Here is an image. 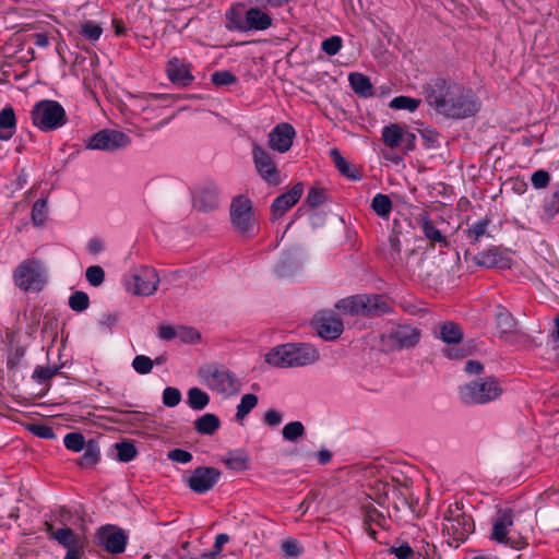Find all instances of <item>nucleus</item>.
Returning <instances> with one entry per match:
<instances>
[{
    "label": "nucleus",
    "mask_w": 559,
    "mask_h": 559,
    "mask_svg": "<svg viewBox=\"0 0 559 559\" xmlns=\"http://www.w3.org/2000/svg\"><path fill=\"white\" fill-rule=\"evenodd\" d=\"M426 102L438 114L452 119L472 117L480 107L471 88L443 79H437L427 85Z\"/></svg>",
    "instance_id": "f257e3e1"
},
{
    "label": "nucleus",
    "mask_w": 559,
    "mask_h": 559,
    "mask_svg": "<svg viewBox=\"0 0 559 559\" xmlns=\"http://www.w3.org/2000/svg\"><path fill=\"white\" fill-rule=\"evenodd\" d=\"M338 310L350 316L380 317L392 311L389 298L378 294H361L341 299Z\"/></svg>",
    "instance_id": "f03ea898"
},
{
    "label": "nucleus",
    "mask_w": 559,
    "mask_h": 559,
    "mask_svg": "<svg viewBox=\"0 0 559 559\" xmlns=\"http://www.w3.org/2000/svg\"><path fill=\"white\" fill-rule=\"evenodd\" d=\"M198 377L202 384L223 396H233L239 393L241 382L237 376L218 364H206L199 368Z\"/></svg>",
    "instance_id": "7ed1b4c3"
},
{
    "label": "nucleus",
    "mask_w": 559,
    "mask_h": 559,
    "mask_svg": "<svg viewBox=\"0 0 559 559\" xmlns=\"http://www.w3.org/2000/svg\"><path fill=\"white\" fill-rule=\"evenodd\" d=\"M503 393L499 381L493 377L473 380L459 390L460 399L467 405L487 404L498 400Z\"/></svg>",
    "instance_id": "20e7f679"
},
{
    "label": "nucleus",
    "mask_w": 559,
    "mask_h": 559,
    "mask_svg": "<svg viewBox=\"0 0 559 559\" xmlns=\"http://www.w3.org/2000/svg\"><path fill=\"white\" fill-rule=\"evenodd\" d=\"M14 285L23 292H40L47 283L44 262L36 258L23 260L13 270Z\"/></svg>",
    "instance_id": "39448f33"
},
{
    "label": "nucleus",
    "mask_w": 559,
    "mask_h": 559,
    "mask_svg": "<svg viewBox=\"0 0 559 559\" xmlns=\"http://www.w3.org/2000/svg\"><path fill=\"white\" fill-rule=\"evenodd\" d=\"M31 119L39 130L48 132L67 123L64 108L56 100L43 99L34 105L31 110Z\"/></svg>",
    "instance_id": "423d86ee"
},
{
    "label": "nucleus",
    "mask_w": 559,
    "mask_h": 559,
    "mask_svg": "<svg viewBox=\"0 0 559 559\" xmlns=\"http://www.w3.org/2000/svg\"><path fill=\"white\" fill-rule=\"evenodd\" d=\"M443 519V531L457 542L465 540L474 531L472 518L463 511V506L459 502L449 506Z\"/></svg>",
    "instance_id": "0eeeda50"
},
{
    "label": "nucleus",
    "mask_w": 559,
    "mask_h": 559,
    "mask_svg": "<svg viewBox=\"0 0 559 559\" xmlns=\"http://www.w3.org/2000/svg\"><path fill=\"white\" fill-rule=\"evenodd\" d=\"M230 221L234 229L246 237L253 235L255 229V218L252 211L251 201L243 197H236L230 204Z\"/></svg>",
    "instance_id": "6e6552de"
},
{
    "label": "nucleus",
    "mask_w": 559,
    "mask_h": 559,
    "mask_svg": "<svg viewBox=\"0 0 559 559\" xmlns=\"http://www.w3.org/2000/svg\"><path fill=\"white\" fill-rule=\"evenodd\" d=\"M514 513L511 509L499 510L492 523L491 539L514 549H524L528 543L525 537H509V527L513 525Z\"/></svg>",
    "instance_id": "1a4fd4ad"
},
{
    "label": "nucleus",
    "mask_w": 559,
    "mask_h": 559,
    "mask_svg": "<svg viewBox=\"0 0 559 559\" xmlns=\"http://www.w3.org/2000/svg\"><path fill=\"white\" fill-rule=\"evenodd\" d=\"M159 276L155 269L141 266L135 269L126 281L127 290L136 296H151L158 287Z\"/></svg>",
    "instance_id": "9d476101"
},
{
    "label": "nucleus",
    "mask_w": 559,
    "mask_h": 559,
    "mask_svg": "<svg viewBox=\"0 0 559 559\" xmlns=\"http://www.w3.org/2000/svg\"><path fill=\"white\" fill-rule=\"evenodd\" d=\"M252 158L254 167L263 180L273 186L281 183L278 169L272 155L265 148L254 143L252 147Z\"/></svg>",
    "instance_id": "9b49d317"
},
{
    "label": "nucleus",
    "mask_w": 559,
    "mask_h": 559,
    "mask_svg": "<svg viewBox=\"0 0 559 559\" xmlns=\"http://www.w3.org/2000/svg\"><path fill=\"white\" fill-rule=\"evenodd\" d=\"M130 143L129 136L117 130H100L93 135L87 144L88 148L102 151H115Z\"/></svg>",
    "instance_id": "f8f14e48"
},
{
    "label": "nucleus",
    "mask_w": 559,
    "mask_h": 559,
    "mask_svg": "<svg viewBox=\"0 0 559 559\" xmlns=\"http://www.w3.org/2000/svg\"><path fill=\"white\" fill-rule=\"evenodd\" d=\"M221 477V472L215 467H197L187 479L189 488L197 493L210 491Z\"/></svg>",
    "instance_id": "ddd939ff"
},
{
    "label": "nucleus",
    "mask_w": 559,
    "mask_h": 559,
    "mask_svg": "<svg viewBox=\"0 0 559 559\" xmlns=\"http://www.w3.org/2000/svg\"><path fill=\"white\" fill-rule=\"evenodd\" d=\"M295 136L296 132L292 124L287 122L278 123L269 133V145L278 153H286L290 150Z\"/></svg>",
    "instance_id": "4468645a"
},
{
    "label": "nucleus",
    "mask_w": 559,
    "mask_h": 559,
    "mask_svg": "<svg viewBox=\"0 0 559 559\" xmlns=\"http://www.w3.org/2000/svg\"><path fill=\"white\" fill-rule=\"evenodd\" d=\"M318 334L326 340H336L343 332L344 325L340 318L332 313H322L314 320Z\"/></svg>",
    "instance_id": "2eb2a0df"
},
{
    "label": "nucleus",
    "mask_w": 559,
    "mask_h": 559,
    "mask_svg": "<svg viewBox=\"0 0 559 559\" xmlns=\"http://www.w3.org/2000/svg\"><path fill=\"white\" fill-rule=\"evenodd\" d=\"M287 349L290 350L289 367H301L316 362L320 355L317 348L310 344L288 343Z\"/></svg>",
    "instance_id": "dca6fc26"
},
{
    "label": "nucleus",
    "mask_w": 559,
    "mask_h": 559,
    "mask_svg": "<svg viewBox=\"0 0 559 559\" xmlns=\"http://www.w3.org/2000/svg\"><path fill=\"white\" fill-rule=\"evenodd\" d=\"M302 185L296 183L289 191L277 197L271 206L273 218L283 216L286 213V211H288L299 201V199L302 195Z\"/></svg>",
    "instance_id": "f3484780"
},
{
    "label": "nucleus",
    "mask_w": 559,
    "mask_h": 559,
    "mask_svg": "<svg viewBox=\"0 0 559 559\" xmlns=\"http://www.w3.org/2000/svg\"><path fill=\"white\" fill-rule=\"evenodd\" d=\"M100 539L108 552L117 555L124 551L128 537L121 528L104 527Z\"/></svg>",
    "instance_id": "a211bd4d"
},
{
    "label": "nucleus",
    "mask_w": 559,
    "mask_h": 559,
    "mask_svg": "<svg viewBox=\"0 0 559 559\" xmlns=\"http://www.w3.org/2000/svg\"><path fill=\"white\" fill-rule=\"evenodd\" d=\"M193 205L197 210L209 212L218 206V191L214 185H206L199 188L193 198Z\"/></svg>",
    "instance_id": "6ab92c4d"
},
{
    "label": "nucleus",
    "mask_w": 559,
    "mask_h": 559,
    "mask_svg": "<svg viewBox=\"0 0 559 559\" xmlns=\"http://www.w3.org/2000/svg\"><path fill=\"white\" fill-rule=\"evenodd\" d=\"M419 331L411 325H399L389 334L390 340H392L399 348L415 346L419 341Z\"/></svg>",
    "instance_id": "aec40b11"
},
{
    "label": "nucleus",
    "mask_w": 559,
    "mask_h": 559,
    "mask_svg": "<svg viewBox=\"0 0 559 559\" xmlns=\"http://www.w3.org/2000/svg\"><path fill=\"white\" fill-rule=\"evenodd\" d=\"M51 539L57 540L61 546L68 550L79 549L86 546V538L82 535L76 534L72 528H59L52 532Z\"/></svg>",
    "instance_id": "412c9836"
},
{
    "label": "nucleus",
    "mask_w": 559,
    "mask_h": 559,
    "mask_svg": "<svg viewBox=\"0 0 559 559\" xmlns=\"http://www.w3.org/2000/svg\"><path fill=\"white\" fill-rule=\"evenodd\" d=\"M167 75L168 79L174 83L181 86L189 85L193 76L190 73L189 67L181 62L179 59L174 58L167 63Z\"/></svg>",
    "instance_id": "4be33fe9"
},
{
    "label": "nucleus",
    "mask_w": 559,
    "mask_h": 559,
    "mask_svg": "<svg viewBox=\"0 0 559 559\" xmlns=\"http://www.w3.org/2000/svg\"><path fill=\"white\" fill-rule=\"evenodd\" d=\"M272 25L271 16L258 8H251L246 12L245 25H238L239 29L263 31Z\"/></svg>",
    "instance_id": "5701e85b"
},
{
    "label": "nucleus",
    "mask_w": 559,
    "mask_h": 559,
    "mask_svg": "<svg viewBox=\"0 0 559 559\" xmlns=\"http://www.w3.org/2000/svg\"><path fill=\"white\" fill-rule=\"evenodd\" d=\"M17 119L12 106L0 110V141L11 140L16 132Z\"/></svg>",
    "instance_id": "b1692460"
},
{
    "label": "nucleus",
    "mask_w": 559,
    "mask_h": 559,
    "mask_svg": "<svg viewBox=\"0 0 559 559\" xmlns=\"http://www.w3.org/2000/svg\"><path fill=\"white\" fill-rule=\"evenodd\" d=\"M420 226L425 237L430 241L431 247H433L436 243L443 248L449 247L447 237L442 235V233L435 226L433 222L429 218L428 215L421 217Z\"/></svg>",
    "instance_id": "393cba45"
},
{
    "label": "nucleus",
    "mask_w": 559,
    "mask_h": 559,
    "mask_svg": "<svg viewBox=\"0 0 559 559\" xmlns=\"http://www.w3.org/2000/svg\"><path fill=\"white\" fill-rule=\"evenodd\" d=\"M348 81L353 91L360 97L367 98L373 96V86L368 76L355 72L349 74Z\"/></svg>",
    "instance_id": "a878e982"
},
{
    "label": "nucleus",
    "mask_w": 559,
    "mask_h": 559,
    "mask_svg": "<svg viewBox=\"0 0 559 559\" xmlns=\"http://www.w3.org/2000/svg\"><path fill=\"white\" fill-rule=\"evenodd\" d=\"M287 347H288V343L272 348L265 355V361L269 365H272L277 368H288L289 367V358H292V354H290V350L287 349Z\"/></svg>",
    "instance_id": "bb28decb"
},
{
    "label": "nucleus",
    "mask_w": 559,
    "mask_h": 559,
    "mask_svg": "<svg viewBox=\"0 0 559 559\" xmlns=\"http://www.w3.org/2000/svg\"><path fill=\"white\" fill-rule=\"evenodd\" d=\"M439 337L448 344H459L463 340L462 328L452 321H447L439 326Z\"/></svg>",
    "instance_id": "cd10ccee"
},
{
    "label": "nucleus",
    "mask_w": 559,
    "mask_h": 559,
    "mask_svg": "<svg viewBox=\"0 0 559 559\" xmlns=\"http://www.w3.org/2000/svg\"><path fill=\"white\" fill-rule=\"evenodd\" d=\"M405 131L403 127L396 123H391L383 128L382 140L384 144L391 148L397 147L404 141Z\"/></svg>",
    "instance_id": "c85d7f7f"
},
{
    "label": "nucleus",
    "mask_w": 559,
    "mask_h": 559,
    "mask_svg": "<svg viewBox=\"0 0 559 559\" xmlns=\"http://www.w3.org/2000/svg\"><path fill=\"white\" fill-rule=\"evenodd\" d=\"M83 450L84 453L78 461V464L83 468H91L99 461L100 457L98 443L91 439L87 441V445Z\"/></svg>",
    "instance_id": "c756f323"
},
{
    "label": "nucleus",
    "mask_w": 559,
    "mask_h": 559,
    "mask_svg": "<svg viewBox=\"0 0 559 559\" xmlns=\"http://www.w3.org/2000/svg\"><path fill=\"white\" fill-rule=\"evenodd\" d=\"M337 170L345 177L356 180L360 178L359 171L353 167L338 152L337 148H332L330 152Z\"/></svg>",
    "instance_id": "7c9ffc66"
},
{
    "label": "nucleus",
    "mask_w": 559,
    "mask_h": 559,
    "mask_svg": "<svg viewBox=\"0 0 559 559\" xmlns=\"http://www.w3.org/2000/svg\"><path fill=\"white\" fill-rule=\"evenodd\" d=\"M219 418L214 414H204L194 421V428L199 433L213 435L219 428Z\"/></svg>",
    "instance_id": "2f4dec72"
},
{
    "label": "nucleus",
    "mask_w": 559,
    "mask_h": 559,
    "mask_svg": "<svg viewBox=\"0 0 559 559\" xmlns=\"http://www.w3.org/2000/svg\"><path fill=\"white\" fill-rule=\"evenodd\" d=\"M490 223L491 219L486 216L468 227L466 230V237L472 245L479 242L484 236L488 235L487 230Z\"/></svg>",
    "instance_id": "473e14b6"
},
{
    "label": "nucleus",
    "mask_w": 559,
    "mask_h": 559,
    "mask_svg": "<svg viewBox=\"0 0 559 559\" xmlns=\"http://www.w3.org/2000/svg\"><path fill=\"white\" fill-rule=\"evenodd\" d=\"M361 511L364 513L365 525L377 524L380 527H384L386 522L385 516L374 508L372 502L367 501L362 503Z\"/></svg>",
    "instance_id": "72a5a7b5"
},
{
    "label": "nucleus",
    "mask_w": 559,
    "mask_h": 559,
    "mask_svg": "<svg viewBox=\"0 0 559 559\" xmlns=\"http://www.w3.org/2000/svg\"><path fill=\"white\" fill-rule=\"evenodd\" d=\"M392 207V201L386 194L378 193L371 201V209L382 218H388L390 216Z\"/></svg>",
    "instance_id": "f704fd0d"
},
{
    "label": "nucleus",
    "mask_w": 559,
    "mask_h": 559,
    "mask_svg": "<svg viewBox=\"0 0 559 559\" xmlns=\"http://www.w3.org/2000/svg\"><path fill=\"white\" fill-rule=\"evenodd\" d=\"M497 328L500 330L501 337L506 334L512 333L515 329V320L512 314L504 308L499 307L496 313Z\"/></svg>",
    "instance_id": "c9c22d12"
},
{
    "label": "nucleus",
    "mask_w": 559,
    "mask_h": 559,
    "mask_svg": "<svg viewBox=\"0 0 559 559\" xmlns=\"http://www.w3.org/2000/svg\"><path fill=\"white\" fill-rule=\"evenodd\" d=\"M210 402L209 395L199 388H191L188 391V404L191 408L201 411Z\"/></svg>",
    "instance_id": "e433bc0d"
},
{
    "label": "nucleus",
    "mask_w": 559,
    "mask_h": 559,
    "mask_svg": "<svg viewBox=\"0 0 559 559\" xmlns=\"http://www.w3.org/2000/svg\"><path fill=\"white\" fill-rule=\"evenodd\" d=\"M305 432L306 429L301 421H290L282 429L283 438L289 442L297 441L305 435Z\"/></svg>",
    "instance_id": "4c0bfd02"
},
{
    "label": "nucleus",
    "mask_w": 559,
    "mask_h": 559,
    "mask_svg": "<svg viewBox=\"0 0 559 559\" xmlns=\"http://www.w3.org/2000/svg\"><path fill=\"white\" fill-rule=\"evenodd\" d=\"M258 404V396L252 393L245 394L237 406L236 418L242 420Z\"/></svg>",
    "instance_id": "58836bf2"
},
{
    "label": "nucleus",
    "mask_w": 559,
    "mask_h": 559,
    "mask_svg": "<svg viewBox=\"0 0 559 559\" xmlns=\"http://www.w3.org/2000/svg\"><path fill=\"white\" fill-rule=\"evenodd\" d=\"M79 33L85 39L90 41H96L103 34V27L93 21H86L80 25Z\"/></svg>",
    "instance_id": "ea45409f"
},
{
    "label": "nucleus",
    "mask_w": 559,
    "mask_h": 559,
    "mask_svg": "<svg viewBox=\"0 0 559 559\" xmlns=\"http://www.w3.org/2000/svg\"><path fill=\"white\" fill-rule=\"evenodd\" d=\"M64 447L73 452L83 451V449L87 445L85 438L80 432H70L67 433L63 438Z\"/></svg>",
    "instance_id": "a19ab883"
},
{
    "label": "nucleus",
    "mask_w": 559,
    "mask_h": 559,
    "mask_svg": "<svg viewBox=\"0 0 559 559\" xmlns=\"http://www.w3.org/2000/svg\"><path fill=\"white\" fill-rule=\"evenodd\" d=\"M420 100L408 96L394 97L390 107L393 109H406L408 111H415L419 107Z\"/></svg>",
    "instance_id": "79ce46f5"
},
{
    "label": "nucleus",
    "mask_w": 559,
    "mask_h": 559,
    "mask_svg": "<svg viewBox=\"0 0 559 559\" xmlns=\"http://www.w3.org/2000/svg\"><path fill=\"white\" fill-rule=\"evenodd\" d=\"M115 448L117 450V457L120 462H130L138 453L134 444L127 441L116 443Z\"/></svg>",
    "instance_id": "37998d69"
},
{
    "label": "nucleus",
    "mask_w": 559,
    "mask_h": 559,
    "mask_svg": "<svg viewBox=\"0 0 559 559\" xmlns=\"http://www.w3.org/2000/svg\"><path fill=\"white\" fill-rule=\"evenodd\" d=\"M90 306V298L84 292H75L69 298V307L76 312L86 310Z\"/></svg>",
    "instance_id": "c03bdc74"
},
{
    "label": "nucleus",
    "mask_w": 559,
    "mask_h": 559,
    "mask_svg": "<svg viewBox=\"0 0 559 559\" xmlns=\"http://www.w3.org/2000/svg\"><path fill=\"white\" fill-rule=\"evenodd\" d=\"M281 549L285 557L292 559L298 558L304 552L302 546L295 538L285 539L281 545Z\"/></svg>",
    "instance_id": "a18cd8bd"
},
{
    "label": "nucleus",
    "mask_w": 559,
    "mask_h": 559,
    "mask_svg": "<svg viewBox=\"0 0 559 559\" xmlns=\"http://www.w3.org/2000/svg\"><path fill=\"white\" fill-rule=\"evenodd\" d=\"M502 261L503 258L499 253L489 250L488 252L480 255L478 264L486 267H503L507 265V263H502Z\"/></svg>",
    "instance_id": "49530a36"
},
{
    "label": "nucleus",
    "mask_w": 559,
    "mask_h": 559,
    "mask_svg": "<svg viewBox=\"0 0 559 559\" xmlns=\"http://www.w3.org/2000/svg\"><path fill=\"white\" fill-rule=\"evenodd\" d=\"M249 457L245 454H229L224 463L234 471H246L248 468Z\"/></svg>",
    "instance_id": "de8ad7c7"
},
{
    "label": "nucleus",
    "mask_w": 559,
    "mask_h": 559,
    "mask_svg": "<svg viewBox=\"0 0 559 559\" xmlns=\"http://www.w3.org/2000/svg\"><path fill=\"white\" fill-rule=\"evenodd\" d=\"M154 366L153 360L145 355H138L132 360L133 369L140 374H147Z\"/></svg>",
    "instance_id": "09e8293b"
},
{
    "label": "nucleus",
    "mask_w": 559,
    "mask_h": 559,
    "mask_svg": "<svg viewBox=\"0 0 559 559\" xmlns=\"http://www.w3.org/2000/svg\"><path fill=\"white\" fill-rule=\"evenodd\" d=\"M85 276L87 282L94 287L100 286L105 281V272L99 265L88 266Z\"/></svg>",
    "instance_id": "8fccbe9b"
},
{
    "label": "nucleus",
    "mask_w": 559,
    "mask_h": 559,
    "mask_svg": "<svg viewBox=\"0 0 559 559\" xmlns=\"http://www.w3.org/2000/svg\"><path fill=\"white\" fill-rule=\"evenodd\" d=\"M343 46V40L340 36H332L324 39L321 44V49L329 56L336 55Z\"/></svg>",
    "instance_id": "3c124183"
},
{
    "label": "nucleus",
    "mask_w": 559,
    "mask_h": 559,
    "mask_svg": "<svg viewBox=\"0 0 559 559\" xmlns=\"http://www.w3.org/2000/svg\"><path fill=\"white\" fill-rule=\"evenodd\" d=\"M181 401V393L177 388L168 386L163 392V403L167 407H175Z\"/></svg>",
    "instance_id": "603ef678"
},
{
    "label": "nucleus",
    "mask_w": 559,
    "mask_h": 559,
    "mask_svg": "<svg viewBox=\"0 0 559 559\" xmlns=\"http://www.w3.org/2000/svg\"><path fill=\"white\" fill-rule=\"evenodd\" d=\"M47 213L46 201L40 199L37 200L32 209V219L36 225H41L45 222Z\"/></svg>",
    "instance_id": "864d4df0"
},
{
    "label": "nucleus",
    "mask_w": 559,
    "mask_h": 559,
    "mask_svg": "<svg viewBox=\"0 0 559 559\" xmlns=\"http://www.w3.org/2000/svg\"><path fill=\"white\" fill-rule=\"evenodd\" d=\"M211 80L216 86H223L236 83L237 78L229 71H216Z\"/></svg>",
    "instance_id": "5fc2aeb1"
},
{
    "label": "nucleus",
    "mask_w": 559,
    "mask_h": 559,
    "mask_svg": "<svg viewBox=\"0 0 559 559\" xmlns=\"http://www.w3.org/2000/svg\"><path fill=\"white\" fill-rule=\"evenodd\" d=\"M177 337L185 343H194L200 340V333L193 328L178 326Z\"/></svg>",
    "instance_id": "6e6d98bb"
},
{
    "label": "nucleus",
    "mask_w": 559,
    "mask_h": 559,
    "mask_svg": "<svg viewBox=\"0 0 559 559\" xmlns=\"http://www.w3.org/2000/svg\"><path fill=\"white\" fill-rule=\"evenodd\" d=\"M532 185L536 189H544L550 182V175L544 169L536 170L531 177Z\"/></svg>",
    "instance_id": "4d7b16f0"
},
{
    "label": "nucleus",
    "mask_w": 559,
    "mask_h": 559,
    "mask_svg": "<svg viewBox=\"0 0 559 559\" xmlns=\"http://www.w3.org/2000/svg\"><path fill=\"white\" fill-rule=\"evenodd\" d=\"M58 372L56 367H37L34 371L33 378L40 382H45L53 378Z\"/></svg>",
    "instance_id": "13d9d810"
},
{
    "label": "nucleus",
    "mask_w": 559,
    "mask_h": 559,
    "mask_svg": "<svg viewBox=\"0 0 559 559\" xmlns=\"http://www.w3.org/2000/svg\"><path fill=\"white\" fill-rule=\"evenodd\" d=\"M325 200V193L323 189H311L307 195L306 202L311 207L321 205Z\"/></svg>",
    "instance_id": "bf43d9fd"
},
{
    "label": "nucleus",
    "mask_w": 559,
    "mask_h": 559,
    "mask_svg": "<svg viewBox=\"0 0 559 559\" xmlns=\"http://www.w3.org/2000/svg\"><path fill=\"white\" fill-rule=\"evenodd\" d=\"M390 552L397 559H412L415 556L413 548L408 544H403L399 547H392Z\"/></svg>",
    "instance_id": "052dcab7"
},
{
    "label": "nucleus",
    "mask_w": 559,
    "mask_h": 559,
    "mask_svg": "<svg viewBox=\"0 0 559 559\" xmlns=\"http://www.w3.org/2000/svg\"><path fill=\"white\" fill-rule=\"evenodd\" d=\"M168 459L178 463H189L192 460V454L182 449H174L168 452Z\"/></svg>",
    "instance_id": "680f3d73"
},
{
    "label": "nucleus",
    "mask_w": 559,
    "mask_h": 559,
    "mask_svg": "<svg viewBox=\"0 0 559 559\" xmlns=\"http://www.w3.org/2000/svg\"><path fill=\"white\" fill-rule=\"evenodd\" d=\"M423 139L426 142L427 147H437L439 143V134L433 130H425L421 132Z\"/></svg>",
    "instance_id": "e2e57ef3"
},
{
    "label": "nucleus",
    "mask_w": 559,
    "mask_h": 559,
    "mask_svg": "<svg viewBox=\"0 0 559 559\" xmlns=\"http://www.w3.org/2000/svg\"><path fill=\"white\" fill-rule=\"evenodd\" d=\"M158 336L165 341L174 340L177 337V328L162 324L158 328Z\"/></svg>",
    "instance_id": "0e129e2a"
},
{
    "label": "nucleus",
    "mask_w": 559,
    "mask_h": 559,
    "mask_svg": "<svg viewBox=\"0 0 559 559\" xmlns=\"http://www.w3.org/2000/svg\"><path fill=\"white\" fill-rule=\"evenodd\" d=\"M282 415L275 409H269L264 414V421L271 427H275L282 423Z\"/></svg>",
    "instance_id": "69168bd1"
},
{
    "label": "nucleus",
    "mask_w": 559,
    "mask_h": 559,
    "mask_svg": "<svg viewBox=\"0 0 559 559\" xmlns=\"http://www.w3.org/2000/svg\"><path fill=\"white\" fill-rule=\"evenodd\" d=\"M119 320V316L115 312L104 313L100 318L99 324L104 328L111 329Z\"/></svg>",
    "instance_id": "338daca9"
},
{
    "label": "nucleus",
    "mask_w": 559,
    "mask_h": 559,
    "mask_svg": "<svg viewBox=\"0 0 559 559\" xmlns=\"http://www.w3.org/2000/svg\"><path fill=\"white\" fill-rule=\"evenodd\" d=\"M484 367L479 361L468 360L465 364L464 370L471 374H479Z\"/></svg>",
    "instance_id": "774afa93"
}]
</instances>
